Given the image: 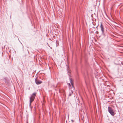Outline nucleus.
<instances>
[{
	"label": "nucleus",
	"instance_id": "obj_5",
	"mask_svg": "<svg viewBox=\"0 0 123 123\" xmlns=\"http://www.w3.org/2000/svg\"><path fill=\"white\" fill-rule=\"evenodd\" d=\"M70 82L71 85H72L73 87V80L71 79H70Z\"/></svg>",
	"mask_w": 123,
	"mask_h": 123
},
{
	"label": "nucleus",
	"instance_id": "obj_6",
	"mask_svg": "<svg viewBox=\"0 0 123 123\" xmlns=\"http://www.w3.org/2000/svg\"><path fill=\"white\" fill-rule=\"evenodd\" d=\"M67 70L68 71V74L69 75L70 74V72L69 70V68H68L67 69Z\"/></svg>",
	"mask_w": 123,
	"mask_h": 123
},
{
	"label": "nucleus",
	"instance_id": "obj_7",
	"mask_svg": "<svg viewBox=\"0 0 123 123\" xmlns=\"http://www.w3.org/2000/svg\"><path fill=\"white\" fill-rule=\"evenodd\" d=\"M73 92L72 91H71V92H70L69 94V96H70L71 95L73 94Z\"/></svg>",
	"mask_w": 123,
	"mask_h": 123
},
{
	"label": "nucleus",
	"instance_id": "obj_4",
	"mask_svg": "<svg viewBox=\"0 0 123 123\" xmlns=\"http://www.w3.org/2000/svg\"><path fill=\"white\" fill-rule=\"evenodd\" d=\"M35 82L36 84L38 85L41 84L42 83V81L37 79L36 78L35 79Z\"/></svg>",
	"mask_w": 123,
	"mask_h": 123
},
{
	"label": "nucleus",
	"instance_id": "obj_3",
	"mask_svg": "<svg viewBox=\"0 0 123 123\" xmlns=\"http://www.w3.org/2000/svg\"><path fill=\"white\" fill-rule=\"evenodd\" d=\"M100 27L101 30L102 32V33L103 35H104V26L103 25H102V23H101V24L100 25Z\"/></svg>",
	"mask_w": 123,
	"mask_h": 123
},
{
	"label": "nucleus",
	"instance_id": "obj_8",
	"mask_svg": "<svg viewBox=\"0 0 123 123\" xmlns=\"http://www.w3.org/2000/svg\"><path fill=\"white\" fill-rule=\"evenodd\" d=\"M68 85L69 86V87H71V86L70 85V83H68Z\"/></svg>",
	"mask_w": 123,
	"mask_h": 123
},
{
	"label": "nucleus",
	"instance_id": "obj_9",
	"mask_svg": "<svg viewBox=\"0 0 123 123\" xmlns=\"http://www.w3.org/2000/svg\"><path fill=\"white\" fill-rule=\"evenodd\" d=\"M71 121H72V122H74V121H73V120H71Z\"/></svg>",
	"mask_w": 123,
	"mask_h": 123
},
{
	"label": "nucleus",
	"instance_id": "obj_2",
	"mask_svg": "<svg viewBox=\"0 0 123 123\" xmlns=\"http://www.w3.org/2000/svg\"><path fill=\"white\" fill-rule=\"evenodd\" d=\"M108 111L109 113L112 116H114L115 114V113L113 110V109L111 107H108Z\"/></svg>",
	"mask_w": 123,
	"mask_h": 123
},
{
	"label": "nucleus",
	"instance_id": "obj_1",
	"mask_svg": "<svg viewBox=\"0 0 123 123\" xmlns=\"http://www.w3.org/2000/svg\"><path fill=\"white\" fill-rule=\"evenodd\" d=\"M37 94L36 92H34L31 95L30 98V105L31 103L34 100L35 98V96H36Z\"/></svg>",
	"mask_w": 123,
	"mask_h": 123
}]
</instances>
